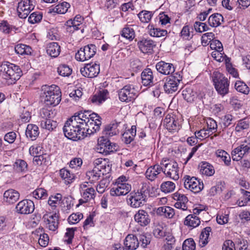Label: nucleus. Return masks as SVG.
<instances>
[{
  "label": "nucleus",
  "instance_id": "4c0bfd02",
  "mask_svg": "<svg viewBox=\"0 0 250 250\" xmlns=\"http://www.w3.org/2000/svg\"><path fill=\"white\" fill-rule=\"evenodd\" d=\"M69 7L70 4L68 2H63L62 3L58 4L54 7L50 8L48 13L50 14H64L67 12Z\"/></svg>",
  "mask_w": 250,
  "mask_h": 250
},
{
  "label": "nucleus",
  "instance_id": "c756f323",
  "mask_svg": "<svg viewBox=\"0 0 250 250\" xmlns=\"http://www.w3.org/2000/svg\"><path fill=\"white\" fill-rule=\"evenodd\" d=\"M156 212L157 215L168 219L173 218L175 215L174 208L169 206L159 207Z\"/></svg>",
  "mask_w": 250,
  "mask_h": 250
},
{
  "label": "nucleus",
  "instance_id": "20e7f679",
  "mask_svg": "<svg viewBox=\"0 0 250 250\" xmlns=\"http://www.w3.org/2000/svg\"><path fill=\"white\" fill-rule=\"evenodd\" d=\"M22 75L20 67L15 64L4 62L0 65V75L6 80L8 84L15 83Z\"/></svg>",
  "mask_w": 250,
  "mask_h": 250
},
{
  "label": "nucleus",
  "instance_id": "f8f14e48",
  "mask_svg": "<svg viewBox=\"0 0 250 250\" xmlns=\"http://www.w3.org/2000/svg\"><path fill=\"white\" fill-rule=\"evenodd\" d=\"M96 47L90 44L81 47L75 54L77 61L84 62L92 58L96 53Z\"/></svg>",
  "mask_w": 250,
  "mask_h": 250
},
{
  "label": "nucleus",
  "instance_id": "bb28decb",
  "mask_svg": "<svg viewBox=\"0 0 250 250\" xmlns=\"http://www.w3.org/2000/svg\"><path fill=\"white\" fill-rule=\"evenodd\" d=\"M108 92L106 89H103L96 93L90 99L92 103L95 105H100L107 99Z\"/></svg>",
  "mask_w": 250,
  "mask_h": 250
},
{
  "label": "nucleus",
  "instance_id": "bf43d9fd",
  "mask_svg": "<svg viewBox=\"0 0 250 250\" xmlns=\"http://www.w3.org/2000/svg\"><path fill=\"white\" fill-rule=\"evenodd\" d=\"M138 15L141 22L148 23L151 20L153 14L149 11H142Z\"/></svg>",
  "mask_w": 250,
  "mask_h": 250
},
{
  "label": "nucleus",
  "instance_id": "c85d7f7f",
  "mask_svg": "<svg viewBox=\"0 0 250 250\" xmlns=\"http://www.w3.org/2000/svg\"><path fill=\"white\" fill-rule=\"evenodd\" d=\"M40 132L37 125L34 124H28L26 127L25 135L27 138L32 141L36 140Z\"/></svg>",
  "mask_w": 250,
  "mask_h": 250
},
{
  "label": "nucleus",
  "instance_id": "680f3d73",
  "mask_svg": "<svg viewBox=\"0 0 250 250\" xmlns=\"http://www.w3.org/2000/svg\"><path fill=\"white\" fill-rule=\"evenodd\" d=\"M195 243L192 238H188L184 241L182 249L183 250H195Z\"/></svg>",
  "mask_w": 250,
  "mask_h": 250
},
{
  "label": "nucleus",
  "instance_id": "c9c22d12",
  "mask_svg": "<svg viewBox=\"0 0 250 250\" xmlns=\"http://www.w3.org/2000/svg\"><path fill=\"white\" fill-rule=\"evenodd\" d=\"M224 21V18L219 13H214L209 16L208 19V24L213 27H216L221 24Z\"/></svg>",
  "mask_w": 250,
  "mask_h": 250
},
{
  "label": "nucleus",
  "instance_id": "13d9d810",
  "mask_svg": "<svg viewBox=\"0 0 250 250\" xmlns=\"http://www.w3.org/2000/svg\"><path fill=\"white\" fill-rule=\"evenodd\" d=\"M166 229L161 225H158L154 228L153 233L157 238H162L166 236Z\"/></svg>",
  "mask_w": 250,
  "mask_h": 250
},
{
  "label": "nucleus",
  "instance_id": "79ce46f5",
  "mask_svg": "<svg viewBox=\"0 0 250 250\" xmlns=\"http://www.w3.org/2000/svg\"><path fill=\"white\" fill-rule=\"evenodd\" d=\"M82 23L79 21H77L74 19L68 20L65 25L66 26V30L70 33L73 32L75 30L80 29Z\"/></svg>",
  "mask_w": 250,
  "mask_h": 250
},
{
  "label": "nucleus",
  "instance_id": "dca6fc26",
  "mask_svg": "<svg viewBox=\"0 0 250 250\" xmlns=\"http://www.w3.org/2000/svg\"><path fill=\"white\" fill-rule=\"evenodd\" d=\"M162 169L161 165L156 164L149 167L146 170L145 175L146 178L153 181L156 179H160L163 177Z\"/></svg>",
  "mask_w": 250,
  "mask_h": 250
},
{
  "label": "nucleus",
  "instance_id": "a18cd8bd",
  "mask_svg": "<svg viewBox=\"0 0 250 250\" xmlns=\"http://www.w3.org/2000/svg\"><path fill=\"white\" fill-rule=\"evenodd\" d=\"M184 99L188 102H192L196 99V93L191 87H186L182 91Z\"/></svg>",
  "mask_w": 250,
  "mask_h": 250
},
{
  "label": "nucleus",
  "instance_id": "052dcab7",
  "mask_svg": "<svg viewBox=\"0 0 250 250\" xmlns=\"http://www.w3.org/2000/svg\"><path fill=\"white\" fill-rule=\"evenodd\" d=\"M62 198V194L57 193L55 195L51 196L49 197L48 203L50 206L52 207H56L57 205H59L60 204Z\"/></svg>",
  "mask_w": 250,
  "mask_h": 250
},
{
  "label": "nucleus",
  "instance_id": "ea45409f",
  "mask_svg": "<svg viewBox=\"0 0 250 250\" xmlns=\"http://www.w3.org/2000/svg\"><path fill=\"white\" fill-rule=\"evenodd\" d=\"M81 192L83 199L80 200V202L85 203L95 197V191L93 188H88L83 189L81 191Z\"/></svg>",
  "mask_w": 250,
  "mask_h": 250
},
{
  "label": "nucleus",
  "instance_id": "cd10ccee",
  "mask_svg": "<svg viewBox=\"0 0 250 250\" xmlns=\"http://www.w3.org/2000/svg\"><path fill=\"white\" fill-rule=\"evenodd\" d=\"M142 82L144 85H152L153 83V75L150 68H146L141 74Z\"/></svg>",
  "mask_w": 250,
  "mask_h": 250
},
{
  "label": "nucleus",
  "instance_id": "49530a36",
  "mask_svg": "<svg viewBox=\"0 0 250 250\" xmlns=\"http://www.w3.org/2000/svg\"><path fill=\"white\" fill-rule=\"evenodd\" d=\"M57 125V122L51 119L41 121V126L49 131L53 130Z\"/></svg>",
  "mask_w": 250,
  "mask_h": 250
},
{
  "label": "nucleus",
  "instance_id": "58836bf2",
  "mask_svg": "<svg viewBox=\"0 0 250 250\" xmlns=\"http://www.w3.org/2000/svg\"><path fill=\"white\" fill-rule=\"evenodd\" d=\"M250 127V120L245 118L237 121L236 124L235 130L237 132H241L248 130Z\"/></svg>",
  "mask_w": 250,
  "mask_h": 250
},
{
  "label": "nucleus",
  "instance_id": "f3484780",
  "mask_svg": "<svg viewBox=\"0 0 250 250\" xmlns=\"http://www.w3.org/2000/svg\"><path fill=\"white\" fill-rule=\"evenodd\" d=\"M137 45L142 53L151 54L156 46V43L150 39L143 38L138 42Z\"/></svg>",
  "mask_w": 250,
  "mask_h": 250
},
{
  "label": "nucleus",
  "instance_id": "5701e85b",
  "mask_svg": "<svg viewBox=\"0 0 250 250\" xmlns=\"http://www.w3.org/2000/svg\"><path fill=\"white\" fill-rule=\"evenodd\" d=\"M121 123L120 121L115 120L110 124L106 125L103 131V135L105 137H112L119 133L118 127Z\"/></svg>",
  "mask_w": 250,
  "mask_h": 250
},
{
  "label": "nucleus",
  "instance_id": "4468645a",
  "mask_svg": "<svg viewBox=\"0 0 250 250\" xmlns=\"http://www.w3.org/2000/svg\"><path fill=\"white\" fill-rule=\"evenodd\" d=\"M164 126L169 132H177L181 127L179 120L173 114H167L163 121Z\"/></svg>",
  "mask_w": 250,
  "mask_h": 250
},
{
  "label": "nucleus",
  "instance_id": "2eb2a0df",
  "mask_svg": "<svg viewBox=\"0 0 250 250\" xmlns=\"http://www.w3.org/2000/svg\"><path fill=\"white\" fill-rule=\"evenodd\" d=\"M35 209L34 202L30 200H22L19 202L15 208L16 211L21 214L32 213Z\"/></svg>",
  "mask_w": 250,
  "mask_h": 250
},
{
  "label": "nucleus",
  "instance_id": "0e129e2a",
  "mask_svg": "<svg viewBox=\"0 0 250 250\" xmlns=\"http://www.w3.org/2000/svg\"><path fill=\"white\" fill-rule=\"evenodd\" d=\"M83 217V215L81 213H72L68 218V221L69 224H74L79 222Z\"/></svg>",
  "mask_w": 250,
  "mask_h": 250
},
{
  "label": "nucleus",
  "instance_id": "72a5a7b5",
  "mask_svg": "<svg viewBox=\"0 0 250 250\" xmlns=\"http://www.w3.org/2000/svg\"><path fill=\"white\" fill-rule=\"evenodd\" d=\"M175 197L177 198V202L174 206L176 208L186 210L188 208L187 203L188 202V198L184 194L176 193Z\"/></svg>",
  "mask_w": 250,
  "mask_h": 250
},
{
  "label": "nucleus",
  "instance_id": "7ed1b4c3",
  "mask_svg": "<svg viewBox=\"0 0 250 250\" xmlns=\"http://www.w3.org/2000/svg\"><path fill=\"white\" fill-rule=\"evenodd\" d=\"M93 169L86 173V176L91 183L96 182L102 175L108 174L111 170V165L107 159H96L93 162Z\"/></svg>",
  "mask_w": 250,
  "mask_h": 250
},
{
  "label": "nucleus",
  "instance_id": "a211bd4d",
  "mask_svg": "<svg viewBox=\"0 0 250 250\" xmlns=\"http://www.w3.org/2000/svg\"><path fill=\"white\" fill-rule=\"evenodd\" d=\"M131 189V186L128 183L115 185L110 189V195L112 196L125 195L129 193Z\"/></svg>",
  "mask_w": 250,
  "mask_h": 250
},
{
  "label": "nucleus",
  "instance_id": "e433bc0d",
  "mask_svg": "<svg viewBox=\"0 0 250 250\" xmlns=\"http://www.w3.org/2000/svg\"><path fill=\"white\" fill-rule=\"evenodd\" d=\"M211 231V228L207 227L202 231L199 239V246L201 247H205L208 242L209 233Z\"/></svg>",
  "mask_w": 250,
  "mask_h": 250
},
{
  "label": "nucleus",
  "instance_id": "2f4dec72",
  "mask_svg": "<svg viewBox=\"0 0 250 250\" xmlns=\"http://www.w3.org/2000/svg\"><path fill=\"white\" fill-rule=\"evenodd\" d=\"M136 135V126L132 125L130 129L126 130L122 136V141L126 144L132 142Z\"/></svg>",
  "mask_w": 250,
  "mask_h": 250
},
{
  "label": "nucleus",
  "instance_id": "aec40b11",
  "mask_svg": "<svg viewBox=\"0 0 250 250\" xmlns=\"http://www.w3.org/2000/svg\"><path fill=\"white\" fill-rule=\"evenodd\" d=\"M101 124V121H97V120H94V121H89V122L85 124L86 127H84V131H83V139L88 135L98 131L100 130Z\"/></svg>",
  "mask_w": 250,
  "mask_h": 250
},
{
  "label": "nucleus",
  "instance_id": "473e14b6",
  "mask_svg": "<svg viewBox=\"0 0 250 250\" xmlns=\"http://www.w3.org/2000/svg\"><path fill=\"white\" fill-rule=\"evenodd\" d=\"M200 172L202 175L211 176L214 174L215 170L213 167L207 162H202L199 165Z\"/></svg>",
  "mask_w": 250,
  "mask_h": 250
},
{
  "label": "nucleus",
  "instance_id": "0eeeda50",
  "mask_svg": "<svg viewBox=\"0 0 250 250\" xmlns=\"http://www.w3.org/2000/svg\"><path fill=\"white\" fill-rule=\"evenodd\" d=\"M127 202L132 208H138L146 202L147 196L145 191L137 190L131 192L127 196Z\"/></svg>",
  "mask_w": 250,
  "mask_h": 250
},
{
  "label": "nucleus",
  "instance_id": "3c124183",
  "mask_svg": "<svg viewBox=\"0 0 250 250\" xmlns=\"http://www.w3.org/2000/svg\"><path fill=\"white\" fill-rule=\"evenodd\" d=\"M234 87L238 92L245 94H248L250 91V89L247 85L240 81H238L235 83Z\"/></svg>",
  "mask_w": 250,
  "mask_h": 250
},
{
  "label": "nucleus",
  "instance_id": "37998d69",
  "mask_svg": "<svg viewBox=\"0 0 250 250\" xmlns=\"http://www.w3.org/2000/svg\"><path fill=\"white\" fill-rule=\"evenodd\" d=\"M121 36L125 38L132 41L135 37V33L134 29L131 26H126L121 32Z\"/></svg>",
  "mask_w": 250,
  "mask_h": 250
},
{
  "label": "nucleus",
  "instance_id": "39448f33",
  "mask_svg": "<svg viewBox=\"0 0 250 250\" xmlns=\"http://www.w3.org/2000/svg\"><path fill=\"white\" fill-rule=\"evenodd\" d=\"M160 165L162 169V172L167 177L175 181L179 179V167L178 163L173 160L163 159Z\"/></svg>",
  "mask_w": 250,
  "mask_h": 250
},
{
  "label": "nucleus",
  "instance_id": "6e6d98bb",
  "mask_svg": "<svg viewBox=\"0 0 250 250\" xmlns=\"http://www.w3.org/2000/svg\"><path fill=\"white\" fill-rule=\"evenodd\" d=\"M14 167L18 172H25L27 170V164L22 160H17L14 165Z\"/></svg>",
  "mask_w": 250,
  "mask_h": 250
},
{
  "label": "nucleus",
  "instance_id": "09e8293b",
  "mask_svg": "<svg viewBox=\"0 0 250 250\" xmlns=\"http://www.w3.org/2000/svg\"><path fill=\"white\" fill-rule=\"evenodd\" d=\"M160 188L163 192L165 193H170L174 190L175 185L171 181L164 182L161 184Z\"/></svg>",
  "mask_w": 250,
  "mask_h": 250
},
{
  "label": "nucleus",
  "instance_id": "c03bdc74",
  "mask_svg": "<svg viewBox=\"0 0 250 250\" xmlns=\"http://www.w3.org/2000/svg\"><path fill=\"white\" fill-rule=\"evenodd\" d=\"M15 52L20 55H31L32 49L28 45L23 44H18L15 47Z\"/></svg>",
  "mask_w": 250,
  "mask_h": 250
},
{
  "label": "nucleus",
  "instance_id": "8fccbe9b",
  "mask_svg": "<svg viewBox=\"0 0 250 250\" xmlns=\"http://www.w3.org/2000/svg\"><path fill=\"white\" fill-rule=\"evenodd\" d=\"M149 34L153 37H162L167 34V31L165 29H161L158 28H150L149 30Z\"/></svg>",
  "mask_w": 250,
  "mask_h": 250
},
{
  "label": "nucleus",
  "instance_id": "338daca9",
  "mask_svg": "<svg viewBox=\"0 0 250 250\" xmlns=\"http://www.w3.org/2000/svg\"><path fill=\"white\" fill-rule=\"evenodd\" d=\"M40 117L42 119V120L50 119L53 114V112L47 108H42L40 111Z\"/></svg>",
  "mask_w": 250,
  "mask_h": 250
},
{
  "label": "nucleus",
  "instance_id": "f704fd0d",
  "mask_svg": "<svg viewBox=\"0 0 250 250\" xmlns=\"http://www.w3.org/2000/svg\"><path fill=\"white\" fill-rule=\"evenodd\" d=\"M200 219L195 214H189L185 218L184 224L192 228L198 227L200 224Z\"/></svg>",
  "mask_w": 250,
  "mask_h": 250
},
{
  "label": "nucleus",
  "instance_id": "9b49d317",
  "mask_svg": "<svg viewBox=\"0 0 250 250\" xmlns=\"http://www.w3.org/2000/svg\"><path fill=\"white\" fill-rule=\"evenodd\" d=\"M118 96L121 102L128 103L137 97V90L133 85H126L118 91Z\"/></svg>",
  "mask_w": 250,
  "mask_h": 250
},
{
  "label": "nucleus",
  "instance_id": "4be33fe9",
  "mask_svg": "<svg viewBox=\"0 0 250 250\" xmlns=\"http://www.w3.org/2000/svg\"><path fill=\"white\" fill-rule=\"evenodd\" d=\"M123 250H135L139 246L138 237L133 234H128L124 241Z\"/></svg>",
  "mask_w": 250,
  "mask_h": 250
},
{
  "label": "nucleus",
  "instance_id": "5fc2aeb1",
  "mask_svg": "<svg viewBox=\"0 0 250 250\" xmlns=\"http://www.w3.org/2000/svg\"><path fill=\"white\" fill-rule=\"evenodd\" d=\"M139 245L143 248H145L150 244L151 241V237L150 235L146 234H143L139 235L138 238Z\"/></svg>",
  "mask_w": 250,
  "mask_h": 250
},
{
  "label": "nucleus",
  "instance_id": "1a4fd4ad",
  "mask_svg": "<svg viewBox=\"0 0 250 250\" xmlns=\"http://www.w3.org/2000/svg\"><path fill=\"white\" fill-rule=\"evenodd\" d=\"M182 80V76L178 73L167 77L164 85L165 92L167 94H172L177 91L179 88L180 83Z\"/></svg>",
  "mask_w": 250,
  "mask_h": 250
},
{
  "label": "nucleus",
  "instance_id": "864d4df0",
  "mask_svg": "<svg viewBox=\"0 0 250 250\" xmlns=\"http://www.w3.org/2000/svg\"><path fill=\"white\" fill-rule=\"evenodd\" d=\"M58 74L63 77H68L72 73L71 69L67 65L61 64L58 67Z\"/></svg>",
  "mask_w": 250,
  "mask_h": 250
},
{
  "label": "nucleus",
  "instance_id": "f03ea898",
  "mask_svg": "<svg viewBox=\"0 0 250 250\" xmlns=\"http://www.w3.org/2000/svg\"><path fill=\"white\" fill-rule=\"evenodd\" d=\"M61 96L60 87L56 85H44L41 88V100L47 105H58L61 101Z\"/></svg>",
  "mask_w": 250,
  "mask_h": 250
},
{
  "label": "nucleus",
  "instance_id": "de8ad7c7",
  "mask_svg": "<svg viewBox=\"0 0 250 250\" xmlns=\"http://www.w3.org/2000/svg\"><path fill=\"white\" fill-rule=\"evenodd\" d=\"M60 174L61 178L67 184L72 182V180L74 179L75 177L74 174L71 173L69 170L65 168L61 169L60 170Z\"/></svg>",
  "mask_w": 250,
  "mask_h": 250
},
{
  "label": "nucleus",
  "instance_id": "a19ab883",
  "mask_svg": "<svg viewBox=\"0 0 250 250\" xmlns=\"http://www.w3.org/2000/svg\"><path fill=\"white\" fill-rule=\"evenodd\" d=\"M246 153L243 144H241L232 150L231 155L233 160L237 161L241 160Z\"/></svg>",
  "mask_w": 250,
  "mask_h": 250
},
{
  "label": "nucleus",
  "instance_id": "f257e3e1",
  "mask_svg": "<svg viewBox=\"0 0 250 250\" xmlns=\"http://www.w3.org/2000/svg\"><path fill=\"white\" fill-rule=\"evenodd\" d=\"M89 115L88 111L81 112L69 119L63 127L65 137L73 140L83 139L85 124L90 121Z\"/></svg>",
  "mask_w": 250,
  "mask_h": 250
},
{
  "label": "nucleus",
  "instance_id": "a878e982",
  "mask_svg": "<svg viewBox=\"0 0 250 250\" xmlns=\"http://www.w3.org/2000/svg\"><path fill=\"white\" fill-rule=\"evenodd\" d=\"M20 198V193L16 190L9 189L3 194V200L5 202L11 204L17 202Z\"/></svg>",
  "mask_w": 250,
  "mask_h": 250
},
{
  "label": "nucleus",
  "instance_id": "603ef678",
  "mask_svg": "<svg viewBox=\"0 0 250 250\" xmlns=\"http://www.w3.org/2000/svg\"><path fill=\"white\" fill-rule=\"evenodd\" d=\"M107 177L101 180L97 185L96 190L98 193L101 194L104 193L108 187L110 181L109 179L107 178Z\"/></svg>",
  "mask_w": 250,
  "mask_h": 250
},
{
  "label": "nucleus",
  "instance_id": "393cba45",
  "mask_svg": "<svg viewBox=\"0 0 250 250\" xmlns=\"http://www.w3.org/2000/svg\"><path fill=\"white\" fill-rule=\"evenodd\" d=\"M156 68L159 73L164 75H169L175 71L172 63H167L164 61H160L157 63Z\"/></svg>",
  "mask_w": 250,
  "mask_h": 250
},
{
  "label": "nucleus",
  "instance_id": "6e6552de",
  "mask_svg": "<svg viewBox=\"0 0 250 250\" xmlns=\"http://www.w3.org/2000/svg\"><path fill=\"white\" fill-rule=\"evenodd\" d=\"M118 146L116 144L111 142L105 136H102L98 140L96 147L97 151L105 155L109 154L117 150Z\"/></svg>",
  "mask_w": 250,
  "mask_h": 250
},
{
  "label": "nucleus",
  "instance_id": "6ab92c4d",
  "mask_svg": "<svg viewBox=\"0 0 250 250\" xmlns=\"http://www.w3.org/2000/svg\"><path fill=\"white\" fill-rule=\"evenodd\" d=\"M81 74L85 77L94 78L100 72V66L95 63L87 64L81 69Z\"/></svg>",
  "mask_w": 250,
  "mask_h": 250
},
{
  "label": "nucleus",
  "instance_id": "412c9836",
  "mask_svg": "<svg viewBox=\"0 0 250 250\" xmlns=\"http://www.w3.org/2000/svg\"><path fill=\"white\" fill-rule=\"evenodd\" d=\"M49 230L55 231L58 227L59 218L56 213L52 215L45 214L42 217Z\"/></svg>",
  "mask_w": 250,
  "mask_h": 250
},
{
  "label": "nucleus",
  "instance_id": "7c9ffc66",
  "mask_svg": "<svg viewBox=\"0 0 250 250\" xmlns=\"http://www.w3.org/2000/svg\"><path fill=\"white\" fill-rule=\"evenodd\" d=\"M61 52V47L58 43L52 42L46 46V53L52 58L57 57Z\"/></svg>",
  "mask_w": 250,
  "mask_h": 250
},
{
  "label": "nucleus",
  "instance_id": "e2e57ef3",
  "mask_svg": "<svg viewBox=\"0 0 250 250\" xmlns=\"http://www.w3.org/2000/svg\"><path fill=\"white\" fill-rule=\"evenodd\" d=\"M33 196L36 199H44L47 197V191L44 188H39L34 190L33 193Z\"/></svg>",
  "mask_w": 250,
  "mask_h": 250
},
{
  "label": "nucleus",
  "instance_id": "9d476101",
  "mask_svg": "<svg viewBox=\"0 0 250 250\" xmlns=\"http://www.w3.org/2000/svg\"><path fill=\"white\" fill-rule=\"evenodd\" d=\"M182 180L184 182V187L194 193H199L203 189V182L195 177L185 175Z\"/></svg>",
  "mask_w": 250,
  "mask_h": 250
},
{
  "label": "nucleus",
  "instance_id": "b1692460",
  "mask_svg": "<svg viewBox=\"0 0 250 250\" xmlns=\"http://www.w3.org/2000/svg\"><path fill=\"white\" fill-rule=\"evenodd\" d=\"M134 219L141 226H147L150 221L148 213L143 209L139 210L135 214Z\"/></svg>",
  "mask_w": 250,
  "mask_h": 250
},
{
  "label": "nucleus",
  "instance_id": "774afa93",
  "mask_svg": "<svg viewBox=\"0 0 250 250\" xmlns=\"http://www.w3.org/2000/svg\"><path fill=\"white\" fill-rule=\"evenodd\" d=\"M207 124L208 130L210 131L211 133L217 131V124L215 120L211 118H209L207 121Z\"/></svg>",
  "mask_w": 250,
  "mask_h": 250
},
{
  "label": "nucleus",
  "instance_id": "ddd939ff",
  "mask_svg": "<svg viewBox=\"0 0 250 250\" xmlns=\"http://www.w3.org/2000/svg\"><path fill=\"white\" fill-rule=\"evenodd\" d=\"M34 7L33 0H21L17 7L19 17L21 19L26 18Z\"/></svg>",
  "mask_w": 250,
  "mask_h": 250
},
{
  "label": "nucleus",
  "instance_id": "423d86ee",
  "mask_svg": "<svg viewBox=\"0 0 250 250\" xmlns=\"http://www.w3.org/2000/svg\"><path fill=\"white\" fill-rule=\"evenodd\" d=\"M213 82L218 93L224 96L229 92V83L227 78L219 72H214Z\"/></svg>",
  "mask_w": 250,
  "mask_h": 250
},
{
  "label": "nucleus",
  "instance_id": "69168bd1",
  "mask_svg": "<svg viewBox=\"0 0 250 250\" xmlns=\"http://www.w3.org/2000/svg\"><path fill=\"white\" fill-rule=\"evenodd\" d=\"M194 27L197 32H199L200 33L208 31L209 29V28L205 23L199 21H196L194 23Z\"/></svg>",
  "mask_w": 250,
  "mask_h": 250
},
{
  "label": "nucleus",
  "instance_id": "4d7b16f0",
  "mask_svg": "<svg viewBox=\"0 0 250 250\" xmlns=\"http://www.w3.org/2000/svg\"><path fill=\"white\" fill-rule=\"evenodd\" d=\"M193 28L188 25H185L183 27L181 32V37L186 40H189L193 36Z\"/></svg>",
  "mask_w": 250,
  "mask_h": 250
}]
</instances>
